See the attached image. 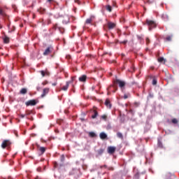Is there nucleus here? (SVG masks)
I'll list each match as a JSON object with an SVG mask.
<instances>
[{
    "label": "nucleus",
    "mask_w": 179,
    "mask_h": 179,
    "mask_svg": "<svg viewBox=\"0 0 179 179\" xmlns=\"http://www.w3.org/2000/svg\"><path fill=\"white\" fill-rule=\"evenodd\" d=\"M164 61V57H159L158 58V62H163Z\"/></svg>",
    "instance_id": "nucleus-29"
},
{
    "label": "nucleus",
    "mask_w": 179,
    "mask_h": 179,
    "mask_svg": "<svg viewBox=\"0 0 179 179\" xmlns=\"http://www.w3.org/2000/svg\"><path fill=\"white\" fill-rule=\"evenodd\" d=\"M127 43H128V41L127 40H124L123 41H120V44H127Z\"/></svg>",
    "instance_id": "nucleus-31"
},
{
    "label": "nucleus",
    "mask_w": 179,
    "mask_h": 179,
    "mask_svg": "<svg viewBox=\"0 0 179 179\" xmlns=\"http://www.w3.org/2000/svg\"><path fill=\"white\" fill-rule=\"evenodd\" d=\"M50 93V88H44L43 90V93L41 95V97L43 99V97H45L47 96V94Z\"/></svg>",
    "instance_id": "nucleus-8"
},
{
    "label": "nucleus",
    "mask_w": 179,
    "mask_h": 179,
    "mask_svg": "<svg viewBox=\"0 0 179 179\" xmlns=\"http://www.w3.org/2000/svg\"><path fill=\"white\" fill-rule=\"evenodd\" d=\"M54 28H55V29H57V24L54 26Z\"/></svg>",
    "instance_id": "nucleus-49"
},
{
    "label": "nucleus",
    "mask_w": 179,
    "mask_h": 179,
    "mask_svg": "<svg viewBox=\"0 0 179 179\" xmlns=\"http://www.w3.org/2000/svg\"><path fill=\"white\" fill-rule=\"evenodd\" d=\"M10 145H12V142L10 140H4L1 143L2 149H6V148H10Z\"/></svg>",
    "instance_id": "nucleus-3"
},
{
    "label": "nucleus",
    "mask_w": 179,
    "mask_h": 179,
    "mask_svg": "<svg viewBox=\"0 0 179 179\" xmlns=\"http://www.w3.org/2000/svg\"><path fill=\"white\" fill-rule=\"evenodd\" d=\"M63 23H65L66 24V23H69V18L67 17H66V20H63Z\"/></svg>",
    "instance_id": "nucleus-26"
},
{
    "label": "nucleus",
    "mask_w": 179,
    "mask_h": 179,
    "mask_svg": "<svg viewBox=\"0 0 179 179\" xmlns=\"http://www.w3.org/2000/svg\"><path fill=\"white\" fill-rule=\"evenodd\" d=\"M171 122L173 124H178V120H177V119L174 118L171 120Z\"/></svg>",
    "instance_id": "nucleus-28"
},
{
    "label": "nucleus",
    "mask_w": 179,
    "mask_h": 179,
    "mask_svg": "<svg viewBox=\"0 0 179 179\" xmlns=\"http://www.w3.org/2000/svg\"><path fill=\"white\" fill-rule=\"evenodd\" d=\"M164 16H166V15H163V17H164Z\"/></svg>",
    "instance_id": "nucleus-52"
},
{
    "label": "nucleus",
    "mask_w": 179,
    "mask_h": 179,
    "mask_svg": "<svg viewBox=\"0 0 179 179\" xmlns=\"http://www.w3.org/2000/svg\"><path fill=\"white\" fill-rule=\"evenodd\" d=\"M103 167H107V165H104Z\"/></svg>",
    "instance_id": "nucleus-50"
},
{
    "label": "nucleus",
    "mask_w": 179,
    "mask_h": 179,
    "mask_svg": "<svg viewBox=\"0 0 179 179\" xmlns=\"http://www.w3.org/2000/svg\"><path fill=\"white\" fill-rule=\"evenodd\" d=\"M37 104V101L35 99L29 100L26 102V106H36Z\"/></svg>",
    "instance_id": "nucleus-9"
},
{
    "label": "nucleus",
    "mask_w": 179,
    "mask_h": 179,
    "mask_svg": "<svg viewBox=\"0 0 179 179\" xmlns=\"http://www.w3.org/2000/svg\"><path fill=\"white\" fill-rule=\"evenodd\" d=\"M147 2H148V3H152V1H150L149 0Z\"/></svg>",
    "instance_id": "nucleus-46"
},
{
    "label": "nucleus",
    "mask_w": 179,
    "mask_h": 179,
    "mask_svg": "<svg viewBox=\"0 0 179 179\" xmlns=\"http://www.w3.org/2000/svg\"><path fill=\"white\" fill-rule=\"evenodd\" d=\"M47 150V148H45V147H39L38 150L39 152H41V155H44V153H45V150Z\"/></svg>",
    "instance_id": "nucleus-15"
},
{
    "label": "nucleus",
    "mask_w": 179,
    "mask_h": 179,
    "mask_svg": "<svg viewBox=\"0 0 179 179\" xmlns=\"http://www.w3.org/2000/svg\"><path fill=\"white\" fill-rule=\"evenodd\" d=\"M20 93L21 94H26V93H27V89H26V88H22V89L20 90Z\"/></svg>",
    "instance_id": "nucleus-21"
},
{
    "label": "nucleus",
    "mask_w": 179,
    "mask_h": 179,
    "mask_svg": "<svg viewBox=\"0 0 179 179\" xmlns=\"http://www.w3.org/2000/svg\"><path fill=\"white\" fill-rule=\"evenodd\" d=\"M113 87L115 89V90L113 91V93H115V92H117V88L115 86H113Z\"/></svg>",
    "instance_id": "nucleus-45"
},
{
    "label": "nucleus",
    "mask_w": 179,
    "mask_h": 179,
    "mask_svg": "<svg viewBox=\"0 0 179 179\" xmlns=\"http://www.w3.org/2000/svg\"><path fill=\"white\" fill-rule=\"evenodd\" d=\"M105 105L106 107H109V108H111V103H110V99L106 100Z\"/></svg>",
    "instance_id": "nucleus-17"
},
{
    "label": "nucleus",
    "mask_w": 179,
    "mask_h": 179,
    "mask_svg": "<svg viewBox=\"0 0 179 179\" xmlns=\"http://www.w3.org/2000/svg\"><path fill=\"white\" fill-rule=\"evenodd\" d=\"M117 148L114 146H109L108 147V153L110 155H113V153H115V150Z\"/></svg>",
    "instance_id": "nucleus-7"
},
{
    "label": "nucleus",
    "mask_w": 179,
    "mask_h": 179,
    "mask_svg": "<svg viewBox=\"0 0 179 179\" xmlns=\"http://www.w3.org/2000/svg\"><path fill=\"white\" fill-rule=\"evenodd\" d=\"M130 113H132V110H130Z\"/></svg>",
    "instance_id": "nucleus-51"
},
{
    "label": "nucleus",
    "mask_w": 179,
    "mask_h": 179,
    "mask_svg": "<svg viewBox=\"0 0 179 179\" xmlns=\"http://www.w3.org/2000/svg\"><path fill=\"white\" fill-rule=\"evenodd\" d=\"M58 85V83L55 82L52 84V86H57Z\"/></svg>",
    "instance_id": "nucleus-42"
},
{
    "label": "nucleus",
    "mask_w": 179,
    "mask_h": 179,
    "mask_svg": "<svg viewBox=\"0 0 179 179\" xmlns=\"http://www.w3.org/2000/svg\"><path fill=\"white\" fill-rule=\"evenodd\" d=\"M20 117H21V118H24V117H26V115L21 114Z\"/></svg>",
    "instance_id": "nucleus-44"
},
{
    "label": "nucleus",
    "mask_w": 179,
    "mask_h": 179,
    "mask_svg": "<svg viewBox=\"0 0 179 179\" xmlns=\"http://www.w3.org/2000/svg\"><path fill=\"white\" fill-rule=\"evenodd\" d=\"M152 85H157V80L156 79L152 80Z\"/></svg>",
    "instance_id": "nucleus-34"
},
{
    "label": "nucleus",
    "mask_w": 179,
    "mask_h": 179,
    "mask_svg": "<svg viewBox=\"0 0 179 179\" xmlns=\"http://www.w3.org/2000/svg\"><path fill=\"white\" fill-rule=\"evenodd\" d=\"M166 41H171V36H169L166 38Z\"/></svg>",
    "instance_id": "nucleus-32"
},
{
    "label": "nucleus",
    "mask_w": 179,
    "mask_h": 179,
    "mask_svg": "<svg viewBox=\"0 0 179 179\" xmlns=\"http://www.w3.org/2000/svg\"><path fill=\"white\" fill-rule=\"evenodd\" d=\"M3 43L5 44H8L9 41H10V39H9V37L5 36L4 38H3Z\"/></svg>",
    "instance_id": "nucleus-16"
},
{
    "label": "nucleus",
    "mask_w": 179,
    "mask_h": 179,
    "mask_svg": "<svg viewBox=\"0 0 179 179\" xmlns=\"http://www.w3.org/2000/svg\"><path fill=\"white\" fill-rule=\"evenodd\" d=\"M117 138H120V139H124V136L122 134L121 132H117Z\"/></svg>",
    "instance_id": "nucleus-22"
},
{
    "label": "nucleus",
    "mask_w": 179,
    "mask_h": 179,
    "mask_svg": "<svg viewBox=\"0 0 179 179\" xmlns=\"http://www.w3.org/2000/svg\"><path fill=\"white\" fill-rule=\"evenodd\" d=\"M101 118V120H103V121H107V115H102Z\"/></svg>",
    "instance_id": "nucleus-24"
},
{
    "label": "nucleus",
    "mask_w": 179,
    "mask_h": 179,
    "mask_svg": "<svg viewBox=\"0 0 179 179\" xmlns=\"http://www.w3.org/2000/svg\"><path fill=\"white\" fill-rule=\"evenodd\" d=\"M129 96V94H124L123 96V99H128Z\"/></svg>",
    "instance_id": "nucleus-39"
},
{
    "label": "nucleus",
    "mask_w": 179,
    "mask_h": 179,
    "mask_svg": "<svg viewBox=\"0 0 179 179\" xmlns=\"http://www.w3.org/2000/svg\"><path fill=\"white\" fill-rule=\"evenodd\" d=\"M51 52H52V47L49 46L45 50L44 52L43 53V55H50Z\"/></svg>",
    "instance_id": "nucleus-4"
},
{
    "label": "nucleus",
    "mask_w": 179,
    "mask_h": 179,
    "mask_svg": "<svg viewBox=\"0 0 179 179\" xmlns=\"http://www.w3.org/2000/svg\"><path fill=\"white\" fill-rule=\"evenodd\" d=\"M140 105H141V103H139V102L134 103V107H139Z\"/></svg>",
    "instance_id": "nucleus-27"
},
{
    "label": "nucleus",
    "mask_w": 179,
    "mask_h": 179,
    "mask_svg": "<svg viewBox=\"0 0 179 179\" xmlns=\"http://www.w3.org/2000/svg\"><path fill=\"white\" fill-rule=\"evenodd\" d=\"M40 73L42 76V78H44L45 76H50V75H51V73H50V71H48L47 69L42 70L40 71Z\"/></svg>",
    "instance_id": "nucleus-5"
},
{
    "label": "nucleus",
    "mask_w": 179,
    "mask_h": 179,
    "mask_svg": "<svg viewBox=\"0 0 179 179\" xmlns=\"http://www.w3.org/2000/svg\"><path fill=\"white\" fill-rule=\"evenodd\" d=\"M48 2H52V0H48Z\"/></svg>",
    "instance_id": "nucleus-47"
},
{
    "label": "nucleus",
    "mask_w": 179,
    "mask_h": 179,
    "mask_svg": "<svg viewBox=\"0 0 179 179\" xmlns=\"http://www.w3.org/2000/svg\"><path fill=\"white\" fill-rule=\"evenodd\" d=\"M145 41L146 44H150V39H149V38H146Z\"/></svg>",
    "instance_id": "nucleus-33"
},
{
    "label": "nucleus",
    "mask_w": 179,
    "mask_h": 179,
    "mask_svg": "<svg viewBox=\"0 0 179 179\" xmlns=\"http://www.w3.org/2000/svg\"><path fill=\"white\" fill-rule=\"evenodd\" d=\"M93 17H90V18H87V19L86 20V21H85V23H86L87 24H90V23H92V22L93 21Z\"/></svg>",
    "instance_id": "nucleus-19"
},
{
    "label": "nucleus",
    "mask_w": 179,
    "mask_h": 179,
    "mask_svg": "<svg viewBox=\"0 0 179 179\" xmlns=\"http://www.w3.org/2000/svg\"><path fill=\"white\" fill-rule=\"evenodd\" d=\"M39 12H40V13H45V9H44V8H41V9L39 10Z\"/></svg>",
    "instance_id": "nucleus-30"
},
{
    "label": "nucleus",
    "mask_w": 179,
    "mask_h": 179,
    "mask_svg": "<svg viewBox=\"0 0 179 179\" xmlns=\"http://www.w3.org/2000/svg\"><path fill=\"white\" fill-rule=\"evenodd\" d=\"M60 162H62V163H64L65 162V155H61Z\"/></svg>",
    "instance_id": "nucleus-23"
},
{
    "label": "nucleus",
    "mask_w": 179,
    "mask_h": 179,
    "mask_svg": "<svg viewBox=\"0 0 179 179\" xmlns=\"http://www.w3.org/2000/svg\"><path fill=\"white\" fill-rule=\"evenodd\" d=\"M76 3H78V5H80V0H74Z\"/></svg>",
    "instance_id": "nucleus-40"
},
{
    "label": "nucleus",
    "mask_w": 179,
    "mask_h": 179,
    "mask_svg": "<svg viewBox=\"0 0 179 179\" xmlns=\"http://www.w3.org/2000/svg\"><path fill=\"white\" fill-rule=\"evenodd\" d=\"M87 79V76L86 75H83V76L79 77L78 80L80 82L85 83V82H86Z\"/></svg>",
    "instance_id": "nucleus-11"
},
{
    "label": "nucleus",
    "mask_w": 179,
    "mask_h": 179,
    "mask_svg": "<svg viewBox=\"0 0 179 179\" xmlns=\"http://www.w3.org/2000/svg\"><path fill=\"white\" fill-rule=\"evenodd\" d=\"M93 115H92V118L94 120V118H97V115H99V113L96 109L92 110Z\"/></svg>",
    "instance_id": "nucleus-12"
},
{
    "label": "nucleus",
    "mask_w": 179,
    "mask_h": 179,
    "mask_svg": "<svg viewBox=\"0 0 179 179\" xmlns=\"http://www.w3.org/2000/svg\"><path fill=\"white\" fill-rule=\"evenodd\" d=\"M25 115H30V112L27 110L26 113H25Z\"/></svg>",
    "instance_id": "nucleus-43"
},
{
    "label": "nucleus",
    "mask_w": 179,
    "mask_h": 179,
    "mask_svg": "<svg viewBox=\"0 0 179 179\" xmlns=\"http://www.w3.org/2000/svg\"><path fill=\"white\" fill-rule=\"evenodd\" d=\"M99 138L102 140L107 139V134L104 132H101L99 134Z\"/></svg>",
    "instance_id": "nucleus-13"
},
{
    "label": "nucleus",
    "mask_w": 179,
    "mask_h": 179,
    "mask_svg": "<svg viewBox=\"0 0 179 179\" xmlns=\"http://www.w3.org/2000/svg\"><path fill=\"white\" fill-rule=\"evenodd\" d=\"M111 87H113V86L112 85H110L109 87H108V89H107V90L108 91V94H110V90H111Z\"/></svg>",
    "instance_id": "nucleus-36"
},
{
    "label": "nucleus",
    "mask_w": 179,
    "mask_h": 179,
    "mask_svg": "<svg viewBox=\"0 0 179 179\" xmlns=\"http://www.w3.org/2000/svg\"><path fill=\"white\" fill-rule=\"evenodd\" d=\"M96 136H97V135L96 134V133H94V132H93V131L89 132V137H90V138H96Z\"/></svg>",
    "instance_id": "nucleus-18"
},
{
    "label": "nucleus",
    "mask_w": 179,
    "mask_h": 179,
    "mask_svg": "<svg viewBox=\"0 0 179 179\" xmlns=\"http://www.w3.org/2000/svg\"><path fill=\"white\" fill-rule=\"evenodd\" d=\"M115 83H117V85H119V87H124L125 86V82L124 81H122L121 80H118L117 79L115 81Z\"/></svg>",
    "instance_id": "nucleus-6"
},
{
    "label": "nucleus",
    "mask_w": 179,
    "mask_h": 179,
    "mask_svg": "<svg viewBox=\"0 0 179 179\" xmlns=\"http://www.w3.org/2000/svg\"><path fill=\"white\" fill-rule=\"evenodd\" d=\"M0 29H2V27H0Z\"/></svg>",
    "instance_id": "nucleus-53"
},
{
    "label": "nucleus",
    "mask_w": 179,
    "mask_h": 179,
    "mask_svg": "<svg viewBox=\"0 0 179 179\" xmlns=\"http://www.w3.org/2000/svg\"><path fill=\"white\" fill-rule=\"evenodd\" d=\"M146 24L148 26L150 31L156 27V22L152 20H146Z\"/></svg>",
    "instance_id": "nucleus-2"
},
{
    "label": "nucleus",
    "mask_w": 179,
    "mask_h": 179,
    "mask_svg": "<svg viewBox=\"0 0 179 179\" xmlns=\"http://www.w3.org/2000/svg\"><path fill=\"white\" fill-rule=\"evenodd\" d=\"M171 177H172V175L170 174V173H168V174L166 175V179H169V178H171Z\"/></svg>",
    "instance_id": "nucleus-38"
},
{
    "label": "nucleus",
    "mask_w": 179,
    "mask_h": 179,
    "mask_svg": "<svg viewBox=\"0 0 179 179\" xmlns=\"http://www.w3.org/2000/svg\"><path fill=\"white\" fill-rule=\"evenodd\" d=\"M158 145H162V143H160V141H159Z\"/></svg>",
    "instance_id": "nucleus-48"
},
{
    "label": "nucleus",
    "mask_w": 179,
    "mask_h": 179,
    "mask_svg": "<svg viewBox=\"0 0 179 179\" xmlns=\"http://www.w3.org/2000/svg\"><path fill=\"white\" fill-rule=\"evenodd\" d=\"M0 16H2L3 17H6V13H5L3 9H2V8H0Z\"/></svg>",
    "instance_id": "nucleus-14"
},
{
    "label": "nucleus",
    "mask_w": 179,
    "mask_h": 179,
    "mask_svg": "<svg viewBox=\"0 0 179 179\" xmlns=\"http://www.w3.org/2000/svg\"><path fill=\"white\" fill-rule=\"evenodd\" d=\"M97 153L99 156H101V155H103L104 153V149L101 148V149L98 150Z\"/></svg>",
    "instance_id": "nucleus-20"
},
{
    "label": "nucleus",
    "mask_w": 179,
    "mask_h": 179,
    "mask_svg": "<svg viewBox=\"0 0 179 179\" xmlns=\"http://www.w3.org/2000/svg\"><path fill=\"white\" fill-rule=\"evenodd\" d=\"M113 7L117 8V3L115 1H113Z\"/></svg>",
    "instance_id": "nucleus-37"
},
{
    "label": "nucleus",
    "mask_w": 179,
    "mask_h": 179,
    "mask_svg": "<svg viewBox=\"0 0 179 179\" xmlns=\"http://www.w3.org/2000/svg\"><path fill=\"white\" fill-rule=\"evenodd\" d=\"M76 78L75 77H72L71 80L70 81H66V85L64 86H63L60 90H59V92H61V90H63L64 92H66L69 87V85H71V83H72L73 82V80H75Z\"/></svg>",
    "instance_id": "nucleus-1"
},
{
    "label": "nucleus",
    "mask_w": 179,
    "mask_h": 179,
    "mask_svg": "<svg viewBox=\"0 0 179 179\" xmlns=\"http://www.w3.org/2000/svg\"><path fill=\"white\" fill-rule=\"evenodd\" d=\"M115 27V23L108 22V29L109 30H112V29H114Z\"/></svg>",
    "instance_id": "nucleus-10"
},
{
    "label": "nucleus",
    "mask_w": 179,
    "mask_h": 179,
    "mask_svg": "<svg viewBox=\"0 0 179 179\" xmlns=\"http://www.w3.org/2000/svg\"><path fill=\"white\" fill-rule=\"evenodd\" d=\"M48 81H44L42 85H48Z\"/></svg>",
    "instance_id": "nucleus-41"
},
{
    "label": "nucleus",
    "mask_w": 179,
    "mask_h": 179,
    "mask_svg": "<svg viewBox=\"0 0 179 179\" xmlns=\"http://www.w3.org/2000/svg\"><path fill=\"white\" fill-rule=\"evenodd\" d=\"M53 164H54V168H55V169H57V167H58V163H57V162H55L53 163Z\"/></svg>",
    "instance_id": "nucleus-35"
},
{
    "label": "nucleus",
    "mask_w": 179,
    "mask_h": 179,
    "mask_svg": "<svg viewBox=\"0 0 179 179\" xmlns=\"http://www.w3.org/2000/svg\"><path fill=\"white\" fill-rule=\"evenodd\" d=\"M106 10H108V12L112 11V7L110 5L106 6Z\"/></svg>",
    "instance_id": "nucleus-25"
}]
</instances>
